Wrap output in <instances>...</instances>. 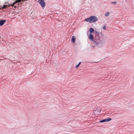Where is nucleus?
I'll return each mask as SVG.
<instances>
[{"label": "nucleus", "instance_id": "obj_1", "mask_svg": "<svg viewBox=\"0 0 134 134\" xmlns=\"http://www.w3.org/2000/svg\"><path fill=\"white\" fill-rule=\"evenodd\" d=\"M98 18L95 16H91L88 18L85 19V21L90 23H92L97 21Z\"/></svg>", "mask_w": 134, "mask_h": 134}, {"label": "nucleus", "instance_id": "obj_2", "mask_svg": "<svg viewBox=\"0 0 134 134\" xmlns=\"http://www.w3.org/2000/svg\"><path fill=\"white\" fill-rule=\"evenodd\" d=\"M38 2L43 8V9L46 5L44 0H38Z\"/></svg>", "mask_w": 134, "mask_h": 134}, {"label": "nucleus", "instance_id": "obj_3", "mask_svg": "<svg viewBox=\"0 0 134 134\" xmlns=\"http://www.w3.org/2000/svg\"><path fill=\"white\" fill-rule=\"evenodd\" d=\"M111 120V118H109L108 119H104L100 121V122H108L109 121Z\"/></svg>", "mask_w": 134, "mask_h": 134}, {"label": "nucleus", "instance_id": "obj_4", "mask_svg": "<svg viewBox=\"0 0 134 134\" xmlns=\"http://www.w3.org/2000/svg\"><path fill=\"white\" fill-rule=\"evenodd\" d=\"M5 21V20H0V26L3 25L4 24Z\"/></svg>", "mask_w": 134, "mask_h": 134}, {"label": "nucleus", "instance_id": "obj_5", "mask_svg": "<svg viewBox=\"0 0 134 134\" xmlns=\"http://www.w3.org/2000/svg\"><path fill=\"white\" fill-rule=\"evenodd\" d=\"M75 40V38L74 36H73L72 37V39L71 40V42L73 43H74Z\"/></svg>", "mask_w": 134, "mask_h": 134}, {"label": "nucleus", "instance_id": "obj_6", "mask_svg": "<svg viewBox=\"0 0 134 134\" xmlns=\"http://www.w3.org/2000/svg\"><path fill=\"white\" fill-rule=\"evenodd\" d=\"M89 38L91 40H93V36L92 34H90L89 35Z\"/></svg>", "mask_w": 134, "mask_h": 134}, {"label": "nucleus", "instance_id": "obj_7", "mask_svg": "<svg viewBox=\"0 0 134 134\" xmlns=\"http://www.w3.org/2000/svg\"><path fill=\"white\" fill-rule=\"evenodd\" d=\"M9 5H4L1 8H0V9H5L7 7H9Z\"/></svg>", "mask_w": 134, "mask_h": 134}, {"label": "nucleus", "instance_id": "obj_8", "mask_svg": "<svg viewBox=\"0 0 134 134\" xmlns=\"http://www.w3.org/2000/svg\"><path fill=\"white\" fill-rule=\"evenodd\" d=\"M92 41H93L94 43L96 44H98V42L97 41V40H96L94 39L93 40H92Z\"/></svg>", "mask_w": 134, "mask_h": 134}, {"label": "nucleus", "instance_id": "obj_9", "mask_svg": "<svg viewBox=\"0 0 134 134\" xmlns=\"http://www.w3.org/2000/svg\"><path fill=\"white\" fill-rule=\"evenodd\" d=\"M93 31H94V29L92 28L91 27L90 29V34H92V33L93 32Z\"/></svg>", "mask_w": 134, "mask_h": 134}, {"label": "nucleus", "instance_id": "obj_10", "mask_svg": "<svg viewBox=\"0 0 134 134\" xmlns=\"http://www.w3.org/2000/svg\"><path fill=\"white\" fill-rule=\"evenodd\" d=\"M110 14V13L109 12H107L105 13V16H109Z\"/></svg>", "mask_w": 134, "mask_h": 134}, {"label": "nucleus", "instance_id": "obj_11", "mask_svg": "<svg viewBox=\"0 0 134 134\" xmlns=\"http://www.w3.org/2000/svg\"><path fill=\"white\" fill-rule=\"evenodd\" d=\"M81 64V62H80L79 63V64L78 65H76V68H78V67H79V65Z\"/></svg>", "mask_w": 134, "mask_h": 134}, {"label": "nucleus", "instance_id": "obj_12", "mask_svg": "<svg viewBox=\"0 0 134 134\" xmlns=\"http://www.w3.org/2000/svg\"><path fill=\"white\" fill-rule=\"evenodd\" d=\"M111 3L112 4H115L116 3V2H112Z\"/></svg>", "mask_w": 134, "mask_h": 134}, {"label": "nucleus", "instance_id": "obj_13", "mask_svg": "<svg viewBox=\"0 0 134 134\" xmlns=\"http://www.w3.org/2000/svg\"><path fill=\"white\" fill-rule=\"evenodd\" d=\"M106 26L105 25H104L103 27V29L104 30H105L106 29Z\"/></svg>", "mask_w": 134, "mask_h": 134}, {"label": "nucleus", "instance_id": "obj_14", "mask_svg": "<svg viewBox=\"0 0 134 134\" xmlns=\"http://www.w3.org/2000/svg\"><path fill=\"white\" fill-rule=\"evenodd\" d=\"M94 32L96 34H98V31H95Z\"/></svg>", "mask_w": 134, "mask_h": 134}, {"label": "nucleus", "instance_id": "obj_15", "mask_svg": "<svg viewBox=\"0 0 134 134\" xmlns=\"http://www.w3.org/2000/svg\"><path fill=\"white\" fill-rule=\"evenodd\" d=\"M17 4V5H18V4L19 6V4H20V5H21V4H22V3H20H20H18V4Z\"/></svg>", "mask_w": 134, "mask_h": 134}, {"label": "nucleus", "instance_id": "obj_16", "mask_svg": "<svg viewBox=\"0 0 134 134\" xmlns=\"http://www.w3.org/2000/svg\"><path fill=\"white\" fill-rule=\"evenodd\" d=\"M93 48H94V46H93Z\"/></svg>", "mask_w": 134, "mask_h": 134}]
</instances>
